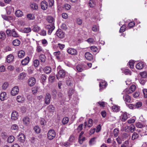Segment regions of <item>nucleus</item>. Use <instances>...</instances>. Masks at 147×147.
<instances>
[{"label":"nucleus","mask_w":147,"mask_h":147,"mask_svg":"<svg viewBox=\"0 0 147 147\" xmlns=\"http://www.w3.org/2000/svg\"><path fill=\"white\" fill-rule=\"evenodd\" d=\"M57 70L58 71V74L57 75V79H59L60 78H63L65 77V72L64 70L61 68L60 66L57 67Z\"/></svg>","instance_id":"nucleus-1"},{"label":"nucleus","mask_w":147,"mask_h":147,"mask_svg":"<svg viewBox=\"0 0 147 147\" xmlns=\"http://www.w3.org/2000/svg\"><path fill=\"white\" fill-rule=\"evenodd\" d=\"M127 90L128 89L125 90L122 93V94L123 95V98L124 100L127 102H130L131 99L130 96L127 94L129 93L127 92Z\"/></svg>","instance_id":"nucleus-2"},{"label":"nucleus","mask_w":147,"mask_h":147,"mask_svg":"<svg viewBox=\"0 0 147 147\" xmlns=\"http://www.w3.org/2000/svg\"><path fill=\"white\" fill-rule=\"evenodd\" d=\"M56 136V133L55 131L53 129L50 130L47 134V138L49 140L53 139Z\"/></svg>","instance_id":"nucleus-3"},{"label":"nucleus","mask_w":147,"mask_h":147,"mask_svg":"<svg viewBox=\"0 0 147 147\" xmlns=\"http://www.w3.org/2000/svg\"><path fill=\"white\" fill-rule=\"evenodd\" d=\"M46 28L48 30V34H50L53 31L55 27L53 24L47 25L46 26Z\"/></svg>","instance_id":"nucleus-4"},{"label":"nucleus","mask_w":147,"mask_h":147,"mask_svg":"<svg viewBox=\"0 0 147 147\" xmlns=\"http://www.w3.org/2000/svg\"><path fill=\"white\" fill-rule=\"evenodd\" d=\"M19 91V89L18 86H15L13 88L11 91V94L15 96L17 94Z\"/></svg>","instance_id":"nucleus-5"},{"label":"nucleus","mask_w":147,"mask_h":147,"mask_svg":"<svg viewBox=\"0 0 147 147\" xmlns=\"http://www.w3.org/2000/svg\"><path fill=\"white\" fill-rule=\"evenodd\" d=\"M56 34L59 38H62L64 37V33L61 29L58 30L57 31Z\"/></svg>","instance_id":"nucleus-6"},{"label":"nucleus","mask_w":147,"mask_h":147,"mask_svg":"<svg viewBox=\"0 0 147 147\" xmlns=\"http://www.w3.org/2000/svg\"><path fill=\"white\" fill-rule=\"evenodd\" d=\"M120 118L122 121H125L128 118V115L127 113L125 112H122Z\"/></svg>","instance_id":"nucleus-7"},{"label":"nucleus","mask_w":147,"mask_h":147,"mask_svg":"<svg viewBox=\"0 0 147 147\" xmlns=\"http://www.w3.org/2000/svg\"><path fill=\"white\" fill-rule=\"evenodd\" d=\"M67 51L68 53L72 55H76L77 54V50L72 48H68L67 49Z\"/></svg>","instance_id":"nucleus-8"},{"label":"nucleus","mask_w":147,"mask_h":147,"mask_svg":"<svg viewBox=\"0 0 147 147\" xmlns=\"http://www.w3.org/2000/svg\"><path fill=\"white\" fill-rule=\"evenodd\" d=\"M51 98V96L50 94L47 93L45 98V102L46 104L48 105L49 104Z\"/></svg>","instance_id":"nucleus-9"},{"label":"nucleus","mask_w":147,"mask_h":147,"mask_svg":"<svg viewBox=\"0 0 147 147\" xmlns=\"http://www.w3.org/2000/svg\"><path fill=\"white\" fill-rule=\"evenodd\" d=\"M25 136L23 134H19L18 137V141L21 143H24L25 141Z\"/></svg>","instance_id":"nucleus-10"},{"label":"nucleus","mask_w":147,"mask_h":147,"mask_svg":"<svg viewBox=\"0 0 147 147\" xmlns=\"http://www.w3.org/2000/svg\"><path fill=\"white\" fill-rule=\"evenodd\" d=\"M18 117V113L16 111H13L11 115V119L13 120L17 119Z\"/></svg>","instance_id":"nucleus-11"},{"label":"nucleus","mask_w":147,"mask_h":147,"mask_svg":"<svg viewBox=\"0 0 147 147\" xmlns=\"http://www.w3.org/2000/svg\"><path fill=\"white\" fill-rule=\"evenodd\" d=\"M36 83V80L34 78H30L28 80V83L30 86H32Z\"/></svg>","instance_id":"nucleus-12"},{"label":"nucleus","mask_w":147,"mask_h":147,"mask_svg":"<svg viewBox=\"0 0 147 147\" xmlns=\"http://www.w3.org/2000/svg\"><path fill=\"white\" fill-rule=\"evenodd\" d=\"M85 56L86 59L89 61L92 59L93 56L89 52L86 53L85 54Z\"/></svg>","instance_id":"nucleus-13"},{"label":"nucleus","mask_w":147,"mask_h":147,"mask_svg":"<svg viewBox=\"0 0 147 147\" xmlns=\"http://www.w3.org/2000/svg\"><path fill=\"white\" fill-rule=\"evenodd\" d=\"M47 3L45 1H43L41 3V8L44 10H46L48 7Z\"/></svg>","instance_id":"nucleus-14"},{"label":"nucleus","mask_w":147,"mask_h":147,"mask_svg":"<svg viewBox=\"0 0 147 147\" xmlns=\"http://www.w3.org/2000/svg\"><path fill=\"white\" fill-rule=\"evenodd\" d=\"M22 120L24 124L25 125L27 126L30 123V119L28 117H24L23 118Z\"/></svg>","instance_id":"nucleus-15"},{"label":"nucleus","mask_w":147,"mask_h":147,"mask_svg":"<svg viewBox=\"0 0 147 147\" xmlns=\"http://www.w3.org/2000/svg\"><path fill=\"white\" fill-rule=\"evenodd\" d=\"M7 94L5 92H3L1 93L0 95V99L1 101H3L6 99Z\"/></svg>","instance_id":"nucleus-16"},{"label":"nucleus","mask_w":147,"mask_h":147,"mask_svg":"<svg viewBox=\"0 0 147 147\" xmlns=\"http://www.w3.org/2000/svg\"><path fill=\"white\" fill-rule=\"evenodd\" d=\"M6 10L7 13L8 15H10L12 11L14 10V9L12 6H8L6 7Z\"/></svg>","instance_id":"nucleus-17"},{"label":"nucleus","mask_w":147,"mask_h":147,"mask_svg":"<svg viewBox=\"0 0 147 147\" xmlns=\"http://www.w3.org/2000/svg\"><path fill=\"white\" fill-rule=\"evenodd\" d=\"M16 16L18 17H22L24 15L22 11L20 10H18L16 11L15 13Z\"/></svg>","instance_id":"nucleus-18"},{"label":"nucleus","mask_w":147,"mask_h":147,"mask_svg":"<svg viewBox=\"0 0 147 147\" xmlns=\"http://www.w3.org/2000/svg\"><path fill=\"white\" fill-rule=\"evenodd\" d=\"M29 58L28 57H26L24 59L22 60L21 63L22 65H27L29 62Z\"/></svg>","instance_id":"nucleus-19"},{"label":"nucleus","mask_w":147,"mask_h":147,"mask_svg":"<svg viewBox=\"0 0 147 147\" xmlns=\"http://www.w3.org/2000/svg\"><path fill=\"white\" fill-rule=\"evenodd\" d=\"M144 66V63L142 62H140L136 65V68L138 69H142Z\"/></svg>","instance_id":"nucleus-20"},{"label":"nucleus","mask_w":147,"mask_h":147,"mask_svg":"<svg viewBox=\"0 0 147 147\" xmlns=\"http://www.w3.org/2000/svg\"><path fill=\"white\" fill-rule=\"evenodd\" d=\"M13 59L14 57L13 55L10 54L7 56V62L8 63H10L13 61Z\"/></svg>","instance_id":"nucleus-21"},{"label":"nucleus","mask_w":147,"mask_h":147,"mask_svg":"<svg viewBox=\"0 0 147 147\" xmlns=\"http://www.w3.org/2000/svg\"><path fill=\"white\" fill-rule=\"evenodd\" d=\"M46 20L49 23H52V24L54 23L55 19L52 16H48Z\"/></svg>","instance_id":"nucleus-22"},{"label":"nucleus","mask_w":147,"mask_h":147,"mask_svg":"<svg viewBox=\"0 0 147 147\" xmlns=\"http://www.w3.org/2000/svg\"><path fill=\"white\" fill-rule=\"evenodd\" d=\"M26 76V74L24 72H22L20 73L18 76V79L20 80H22L24 79Z\"/></svg>","instance_id":"nucleus-23"},{"label":"nucleus","mask_w":147,"mask_h":147,"mask_svg":"<svg viewBox=\"0 0 147 147\" xmlns=\"http://www.w3.org/2000/svg\"><path fill=\"white\" fill-rule=\"evenodd\" d=\"M39 59L40 62L42 63H44L46 60V57L45 55L44 54L40 55L39 56Z\"/></svg>","instance_id":"nucleus-24"},{"label":"nucleus","mask_w":147,"mask_h":147,"mask_svg":"<svg viewBox=\"0 0 147 147\" xmlns=\"http://www.w3.org/2000/svg\"><path fill=\"white\" fill-rule=\"evenodd\" d=\"M24 100V98L22 96H17V100L19 102H22Z\"/></svg>","instance_id":"nucleus-25"},{"label":"nucleus","mask_w":147,"mask_h":147,"mask_svg":"<svg viewBox=\"0 0 147 147\" xmlns=\"http://www.w3.org/2000/svg\"><path fill=\"white\" fill-rule=\"evenodd\" d=\"M112 109L113 111L117 112L120 111V107L116 105H115L112 107Z\"/></svg>","instance_id":"nucleus-26"},{"label":"nucleus","mask_w":147,"mask_h":147,"mask_svg":"<svg viewBox=\"0 0 147 147\" xmlns=\"http://www.w3.org/2000/svg\"><path fill=\"white\" fill-rule=\"evenodd\" d=\"M54 55L56 57V58L58 59H61V54L59 51H58L54 53Z\"/></svg>","instance_id":"nucleus-27"},{"label":"nucleus","mask_w":147,"mask_h":147,"mask_svg":"<svg viewBox=\"0 0 147 147\" xmlns=\"http://www.w3.org/2000/svg\"><path fill=\"white\" fill-rule=\"evenodd\" d=\"M18 55L19 58H22L25 55V52L23 51L20 50L18 52Z\"/></svg>","instance_id":"nucleus-28"},{"label":"nucleus","mask_w":147,"mask_h":147,"mask_svg":"<svg viewBox=\"0 0 147 147\" xmlns=\"http://www.w3.org/2000/svg\"><path fill=\"white\" fill-rule=\"evenodd\" d=\"M107 86V83L105 82H102L99 84V86L100 87V90H101V89H103L105 88Z\"/></svg>","instance_id":"nucleus-29"},{"label":"nucleus","mask_w":147,"mask_h":147,"mask_svg":"<svg viewBox=\"0 0 147 147\" xmlns=\"http://www.w3.org/2000/svg\"><path fill=\"white\" fill-rule=\"evenodd\" d=\"M40 27L37 25H34L33 26L32 30L34 32H37L39 31L40 30Z\"/></svg>","instance_id":"nucleus-30"},{"label":"nucleus","mask_w":147,"mask_h":147,"mask_svg":"<svg viewBox=\"0 0 147 147\" xmlns=\"http://www.w3.org/2000/svg\"><path fill=\"white\" fill-rule=\"evenodd\" d=\"M30 8L34 10H36L38 8V6L35 3H31L30 5Z\"/></svg>","instance_id":"nucleus-31"},{"label":"nucleus","mask_w":147,"mask_h":147,"mask_svg":"<svg viewBox=\"0 0 147 147\" xmlns=\"http://www.w3.org/2000/svg\"><path fill=\"white\" fill-rule=\"evenodd\" d=\"M27 18L29 20H33L35 19L34 15L32 14H28L27 15Z\"/></svg>","instance_id":"nucleus-32"},{"label":"nucleus","mask_w":147,"mask_h":147,"mask_svg":"<svg viewBox=\"0 0 147 147\" xmlns=\"http://www.w3.org/2000/svg\"><path fill=\"white\" fill-rule=\"evenodd\" d=\"M14 139L15 138L13 136H10L8 138L7 142L9 143H11L14 141Z\"/></svg>","instance_id":"nucleus-33"},{"label":"nucleus","mask_w":147,"mask_h":147,"mask_svg":"<svg viewBox=\"0 0 147 147\" xmlns=\"http://www.w3.org/2000/svg\"><path fill=\"white\" fill-rule=\"evenodd\" d=\"M51 68L50 67H47L44 68V71L45 73L48 74L51 72Z\"/></svg>","instance_id":"nucleus-34"},{"label":"nucleus","mask_w":147,"mask_h":147,"mask_svg":"<svg viewBox=\"0 0 147 147\" xmlns=\"http://www.w3.org/2000/svg\"><path fill=\"white\" fill-rule=\"evenodd\" d=\"M11 34L12 36L14 37H18L19 35L15 31L14 29H12L11 31Z\"/></svg>","instance_id":"nucleus-35"},{"label":"nucleus","mask_w":147,"mask_h":147,"mask_svg":"<svg viewBox=\"0 0 147 147\" xmlns=\"http://www.w3.org/2000/svg\"><path fill=\"white\" fill-rule=\"evenodd\" d=\"M88 4L89 6L90 7H94L96 5V3L94 0H90Z\"/></svg>","instance_id":"nucleus-36"},{"label":"nucleus","mask_w":147,"mask_h":147,"mask_svg":"<svg viewBox=\"0 0 147 147\" xmlns=\"http://www.w3.org/2000/svg\"><path fill=\"white\" fill-rule=\"evenodd\" d=\"M31 31L30 27L25 28L22 30V31L24 33H28L30 32Z\"/></svg>","instance_id":"nucleus-37"},{"label":"nucleus","mask_w":147,"mask_h":147,"mask_svg":"<svg viewBox=\"0 0 147 147\" xmlns=\"http://www.w3.org/2000/svg\"><path fill=\"white\" fill-rule=\"evenodd\" d=\"M139 135L136 132H134L132 135L131 137L132 140H134L138 138Z\"/></svg>","instance_id":"nucleus-38"},{"label":"nucleus","mask_w":147,"mask_h":147,"mask_svg":"<svg viewBox=\"0 0 147 147\" xmlns=\"http://www.w3.org/2000/svg\"><path fill=\"white\" fill-rule=\"evenodd\" d=\"M55 78L54 76L51 75L49 77V81L50 83H52L53 82L55 79Z\"/></svg>","instance_id":"nucleus-39"},{"label":"nucleus","mask_w":147,"mask_h":147,"mask_svg":"<svg viewBox=\"0 0 147 147\" xmlns=\"http://www.w3.org/2000/svg\"><path fill=\"white\" fill-rule=\"evenodd\" d=\"M20 41L18 39H16L13 40V45L15 46H18L20 44Z\"/></svg>","instance_id":"nucleus-40"},{"label":"nucleus","mask_w":147,"mask_h":147,"mask_svg":"<svg viewBox=\"0 0 147 147\" xmlns=\"http://www.w3.org/2000/svg\"><path fill=\"white\" fill-rule=\"evenodd\" d=\"M142 105V103L141 102H138L134 105V108L135 109H138L141 107Z\"/></svg>","instance_id":"nucleus-41"},{"label":"nucleus","mask_w":147,"mask_h":147,"mask_svg":"<svg viewBox=\"0 0 147 147\" xmlns=\"http://www.w3.org/2000/svg\"><path fill=\"white\" fill-rule=\"evenodd\" d=\"M136 86L134 85H132L129 88V92L131 93L134 91L136 89Z\"/></svg>","instance_id":"nucleus-42"},{"label":"nucleus","mask_w":147,"mask_h":147,"mask_svg":"<svg viewBox=\"0 0 147 147\" xmlns=\"http://www.w3.org/2000/svg\"><path fill=\"white\" fill-rule=\"evenodd\" d=\"M76 69L77 71L80 72L82 71L83 70V67L81 65H78L76 67Z\"/></svg>","instance_id":"nucleus-43"},{"label":"nucleus","mask_w":147,"mask_h":147,"mask_svg":"<svg viewBox=\"0 0 147 147\" xmlns=\"http://www.w3.org/2000/svg\"><path fill=\"white\" fill-rule=\"evenodd\" d=\"M55 109V108L52 105H49L47 108V110L50 112H53Z\"/></svg>","instance_id":"nucleus-44"},{"label":"nucleus","mask_w":147,"mask_h":147,"mask_svg":"<svg viewBox=\"0 0 147 147\" xmlns=\"http://www.w3.org/2000/svg\"><path fill=\"white\" fill-rule=\"evenodd\" d=\"M47 78V77L45 75L43 74L41 76V82L43 83H43L45 82L46 79Z\"/></svg>","instance_id":"nucleus-45"},{"label":"nucleus","mask_w":147,"mask_h":147,"mask_svg":"<svg viewBox=\"0 0 147 147\" xmlns=\"http://www.w3.org/2000/svg\"><path fill=\"white\" fill-rule=\"evenodd\" d=\"M90 49L91 51L94 52H96L98 51L97 48L94 46H91L90 47Z\"/></svg>","instance_id":"nucleus-46"},{"label":"nucleus","mask_w":147,"mask_h":147,"mask_svg":"<svg viewBox=\"0 0 147 147\" xmlns=\"http://www.w3.org/2000/svg\"><path fill=\"white\" fill-rule=\"evenodd\" d=\"M134 62L133 61H130L129 62V67L131 69H133L134 67Z\"/></svg>","instance_id":"nucleus-47"},{"label":"nucleus","mask_w":147,"mask_h":147,"mask_svg":"<svg viewBox=\"0 0 147 147\" xmlns=\"http://www.w3.org/2000/svg\"><path fill=\"white\" fill-rule=\"evenodd\" d=\"M6 37V35L5 33L3 32H0V38L3 40Z\"/></svg>","instance_id":"nucleus-48"},{"label":"nucleus","mask_w":147,"mask_h":147,"mask_svg":"<svg viewBox=\"0 0 147 147\" xmlns=\"http://www.w3.org/2000/svg\"><path fill=\"white\" fill-rule=\"evenodd\" d=\"M9 86V84L8 82H5L4 83L2 86V87L3 89L5 90L7 89Z\"/></svg>","instance_id":"nucleus-49"},{"label":"nucleus","mask_w":147,"mask_h":147,"mask_svg":"<svg viewBox=\"0 0 147 147\" xmlns=\"http://www.w3.org/2000/svg\"><path fill=\"white\" fill-rule=\"evenodd\" d=\"M69 121V119L67 117H65L63 118L62 120V123L63 124H65L68 123Z\"/></svg>","instance_id":"nucleus-50"},{"label":"nucleus","mask_w":147,"mask_h":147,"mask_svg":"<svg viewBox=\"0 0 147 147\" xmlns=\"http://www.w3.org/2000/svg\"><path fill=\"white\" fill-rule=\"evenodd\" d=\"M135 127L133 124L131 125L129 127V129L131 132L133 133L135 130Z\"/></svg>","instance_id":"nucleus-51"},{"label":"nucleus","mask_w":147,"mask_h":147,"mask_svg":"<svg viewBox=\"0 0 147 147\" xmlns=\"http://www.w3.org/2000/svg\"><path fill=\"white\" fill-rule=\"evenodd\" d=\"M34 130L36 133H39L40 132V129L38 126H35L34 127Z\"/></svg>","instance_id":"nucleus-52"},{"label":"nucleus","mask_w":147,"mask_h":147,"mask_svg":"<svg viewBox=\"0 0 147 147\" xmlns=\"http://www.w3.org/2000/svg\"><path fill=\"white\" fill-rule=\"evenodd\" d=\"M142 92L144 97L145 98H147V89H143L142 90Z\"/></svg>","instance_id":"nucleus-53"},{"label":"nucleus","mask_w":147,"mask_h":147,"mask_svg":"<svg viewBox=\"0 0 147 147\" xmlns=\"http://www.w3.org/2000/svg\"><path fill=\"white\" fill-rule=\"evenodd\" d=\"M95 138H91L89 141V144L90 145H92L94 144L95 142Z\"/></svg>","instance_id":"nucleus-54"},{"label":"nucleus","mask_w":147,"mask_h":147,"mask_svg":"<svg viewBox=\"0 0 147 147\" xmlns=\"http://www.w3.org/2000/svg\"><path fill=\"white\" fill-rule=\"evenodd\" d=\"M61 28L64 30H66L67 29L68 27L65 24L63 23L61 26Z\"/></svg>","instance_id":"nucleus-55"},{"label":"nucleus","mask_w":147,"mask_h":147,"mask_svg":"<svg viewBox=\"0 0 147 147\" xmlns=\"http://www.w3.org/2000/svg\"><path fill=\"white\" fill-rule=\"evenodd\" d=\"M93 121L92 119H89L88 121V126L90 127L92 125Z\"/></svg>","instance_id":"nucleus-56"},{"label":"nucleus","mask_w":147,"mask_h":147,"mask_svg":"<svg viewBox=\"0 0 147 147\" xmlns=\"http://www.w3.org/2000/svg\"><path fill=\"white\" fill-rule=\"evenodd\" d=\"M11 129L12 130H17L18 129V127L16 124H13L11 125Z\"/></svg>","instance_id":"nucleus-57"},{"label":"nucleus","mask_w":147,"mask_h":147,"mask_svg":"<svg viewBox=\"0 0 147 147\" xmlns=\"http://www.w3.org/2000/svg\"><path fill=\"white\" fill-rule=\"evenodd\" d=\"M85 138L84 137L83 138L79 137V142L80 144H82L84 141L85 140Z\"/></svg>","instance_id":"nucleus-58"},{"label":"nucleus","mask_w":147,"mask_h":147,"mask_svg":"<svg viewBox=\"0 0 147 147\" xmlns=\"http://www.w3.org/2000/svg\"><path fill=\"white\" fill-rule=\"evenodd\" d=\"M39 61L38 59H35L34 61V65L36 67H38L39 64Z\"/></svg>","instance_id":"nucleus-59"},{"label":"nucleus","mask_w":147,"mask_h":147,"mask_svg":"<svg viewBox=\"0 0 147 147\" xmlns=\"http://www.w3.org/2000/svg\"><path fill=\"white\" fill-rule=\"evenodd\" d=\"M126 28V26L124 25H123L121 27L119 32H122L125 31Z\"/></svg>","instance_id":"nucleus-60"},{"label":"nucleus","mask_w":147,"mask_h":147,"mask_svg":"<svg viewBox=\"0 0 147 147\" xmlns=\"http://www.w3.org/2000/svg\"><path fill=\"white\" fill-rule=\"evenodd\" d=\"M113 132L114 136L117 137L118 135L119 131L117 129H115L114 130Z\"/></svg>","instance_id":"nucleus-61"},{"label":"nucleus","mask_w":147,"mask_h":147,"mask_svg":"<svg viewBox=\"0 0 147 147\" xmlns=\"http://www.w3.org/2000/svg\"><path fill=\"white\" fill-rule=\"evenodd\" d=\"M99 30V27L98 26H94L92 28V30L94 32H96Z\"/></svg>","instance_id":"nucleus-62"},{"label":"nucleus","mask_w":147,"mask_h":147,"mask_svg":"<svg viewBox=\"0 0 147 147\" xmlns=\"http://www.w3.org/2000/svg\"><path fill=\"white\" fill-rule=\"evenodd\" d=\"M71 6L70 5L67 4H65L64 5V8L67 10H68L70 8Z\"/></svg>","instance_id":"nucleus-63"},{"label":"nucleus","mask_w":147,"mask_h":147,"mask_svg":"<svg viewBox=\"0 0 147 147\" xmlns=\"http://www.w3.org/2000/svg\"><path fill=\"white\" fill-rule=\"evenodd\" d=\"M75 137L74 136H71L69 139V141L70 142H74Z\"/></svg>","instance_id":"nucleus-64"}]
</instances>
